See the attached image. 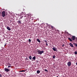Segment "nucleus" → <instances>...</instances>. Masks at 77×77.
Returning a JSON list of instances; mask_svg holds the SVG:
<instances>
[{"label":"nucleus","mask_w":77,"mask_h":77,"mask_svg":"<svg viewBox=\"0 0 77 77\" xmlns=\"http://www.w3.org/2000/svg\"><path fill=\"white\" fill-rule=\"evenodd\" d=\"M40 72H41V71L37 70V74H39V73H40Z\"/></svg>","instance_id":"13"},{"label":"nucleus","mask_w":77,"mask_h":77,"mask_svg":"<svg viewBox=\"0 0 77 77\" xmlns=\"http://www.w3.org/2000/svg\"><path fill=\"white\" fill-rule=\"evenodd\" d=\"M68 40H69L70 42H72V39L71 38H68Z\"/></svg>","instance_id":"11"},{"label":"nucleus","mask_w":77,"mask_h":77,"mask_svg":"<svg viewBox=\"0 0 77 77\" xmlns=\"http://www.w3.org/2000/svg\"><path fill=\"white\" fill-rule=\"evenodd\" d=\"M67 64L68 66H70L71 65V62L70 61H69L67 63Z\"/></svg>","instance_id":"5"},{"label":"nucleus","mask_w":77,"mask_h":77,"mask_svg":"<svg viewBox=\"0 0 77 77\" xmlns=\"http://www.w3.org/2000/svg\"><path fill=\"white\" fill-rule=\"evenodd\" d=\"M62 46L63 47V46H64V44H63V45H62Z\"/></svg>","instance_id":"30"},{"label":"nucleus","mask_w":77,"mask_h":77,"mask_svg":"<svg viewBox=\"0 0 77 77\" xmlns=\"http://www.w3.org/2000/svg\"><path fill=\"white\" fill-rule=\"evenodd\" d=\"M53 59H55L56 58V56L55 55H54L53 57Z\"/></svg>","instance_id":"17"},{"label":"nucleus","mask_w":77,"mask_h":77,"mask_svg":"<svg viewBox=\"0 0 77 77\" xmlns=\"http://www.w3.org/2000/svg\"><path fill=\"white\" fill-rule=\"evenodd\" d=\"M25 71H26L25 70H22L20 71L19 72H25Z\"/></svg>","instance_id":"18"},{"label":"nucleus","mask_w":77,"mask_h":77,"mask_svg":"<svg viewBox=\"0 0 77 77\" xmlns=\"http://www.w3.org/2000/svg\"><path fill=\"white\" fill-rule=\"evenodd\" d=\"M37 52L38 53V54H40V55H41V54H42V53H44V51H40V50H38L37 51Z\"/></svg>","instance_id":"1"},{"label":"nucleus","mask_w":77,"mask_h":77,"mask_svg":"<svg viewBox=\"0 0 77 77\" xmlns=\"http://www.w3.org/2000/svg\"><path fill=\"white\" fill-rule=\"evenodd\" d=\"M57 77H58V76H57Z\"/></svg>","instance_id":"34"},{"label":"nucleus","mask_w":77,"mask_h":77,"mask_svg":"<svg viewBox=\"0 0 77 77\" xmlns=\"http://www.w3.org/2000/svg\"><path fill=\"white\" fill-rule=\"evenodd\" d=\"M69 45L70 46V47H74V46L73 45H72L71 43H70L69 44Z\"/></svg>","instance_id":"8"},{"label":"nucleus","mask_w":77,"mask_h":77,"mask_svg":"<svg viewBox=\"0 0 77 77\" xmlns=\"http://www.w3.org/2000/svg\"><path fill=\"white\" fill-rule=\"evenodd\" d=\"M6 13L5 11H3L2 13V16L3 17H5V14Z\"/></svg>","instance_id":"2"},{"label":"nucleus","mask_w":77,"mask_h":77,"mask_svg":"<svg viewBox=\"0 0 77 77\" xmlns=\"http://www.w3.org/2000/svg\"><path fill=\"white\" fill-rule=\"evenodd\" d=\"M45 71L46 72H48V70H47V69H45Z\"/></svg>","instance_id":"22"},{"label":"nucleus","mask_w":77,"mask_h":77,"mask_svg":"<svg viewBox=\"0 0 77 77\" xmlns=\"http://www.w3.org/2000/svg\"><path fill=\"white\" fill-rule=\"evenodd\" d=\"M72 41H75V36H72Z\"/></svg>","instance_id":"6"},{"label":"nucleus","mask_w":77,"mask_h":77,"mask_svg":"<svg viewBox=\"0 0 77 77\" xmlns=\"http://www.w3.org/2000/svg\"><path fill=\"white\" fill-rule=\"evenodd\" d=\"M29 42H31V40L30 39H29Z\"/></svg>","instance_id":"23"},{"label":"nucleus","mask_w":77,"mask_h":77,"mask_svg":"<svg viewBox=\"0 0 77 77\" xmlns=\"http://www.w3.org/2000/svg\"><path fill=\"white\" fill-rule=\"evenodd\" d=\"M29 58L30 60H32V56H29Z\"/></svg>","instance_id":"14"},{"label":"nucleus","mask_w":77,"mask_h":77,"mask_svg":"<svg viewBox=\"0 0 77 77\" xmlns=\"http://www.w3.org/2000/svg\"><path fill=\"white\" fill-rule=\"evenodd\" d=\"M26 60H27V58H26Z\"/></svg>","instance_id":"33"},{"label":"nucleus","mask_w":77,"mask_h":77,"mask_svg":"<svg viewBox=\"0 0 77 77\" xmlns=\"http://www.w3.org/2000/svg\"><path fill=\"white\" fill-rule=\"evenodd\" d=\"M23 16H21L20 17V18H19V20H20V19H22L23 18Z\"/></svg>","instance_id":"16"},{"label":"nucleus","mask_w":77,"mask_h":77,"mask_svg":"<svg viewBox=\"0 0 77 77\" xmlns=\"http://www.w3.org/2000/svg\"><path fill=\"white\" fill-rule=\"evenodd\" d=\"M45 44L46 45H47V46H48V43L47 42H46Z\"/></svg>","instance_id":"21"},{"label":"nucleus","mask_w":77,"mask_h":77,"mask_svg":"<svg viewBox=\"0 0 77 77\" xmlns=\"http://www.w3.org/2000/svg\"><path fill=\"white\" fill-rule=\"evenodd\" d=\"M51 28H53V26H51Z\"/></svg>","instance_id":"28"},{"label":"nucleus","mask_w":77,"mask_h":77,"mask_svg":"<svg viewBox=\"0 0 77 77\" xmlns=\"http://www.w3.org/2000/svg\"><path fill=\"white\" fill-rule=\"evenodd\" d=\"M8 65H11V64L9 63H8Z\"/></svg>","instance_id":"25"},{"label":"nucleus","mask_w":77,"mask_h":77,"mask_svg":"<svg viewBox=\"0 0 77 77\" xmlns=\"http://www.w3.org/2000/svg\"><path fill=\"white\" fill-rule=\"evenodd\" d=\"M37 41H38V42H41V41H40V40H39V39H37Z\"/></svg>","instance_id":"15"},{"label":"nucleus","mask_w":77,"mask_h":77,"mask_svg":"<svg viewBox=\"0 0 77 77\" xmlns=\"http://www.w3.org/2000/svg\"><path fill=\"white\" fill-rule=\"evenodd\" d=\"M7 29H8V30H11V28H10L9 26H7Z\"/></svg>","instance_id":"9"},{"label":"nucleus","mask_w":77,"mask_h":77,"mask_svg":"<svg viewBox=\"0 0 77 77\" xmlns=\"http://www.w3.org/2000/svg\"><path fill=\"white\" fill-rule=\"evenodd\" d=\"M32 59L33 60H36V57L34 56L32 57Z\"/></svg>","instance_id":"12"},{"label":"nucleus","mask_w":77,"mask_h":77,"mask_svg":"<svg viewBox=\"0 0 77 77\" xmlns=\"http://www.w3.org/2000/svg\"><path fill=\"white\" fill-rule=\"evenodd\" d=\"M73 44L74 45V46H75L76 47H77V44L73 43Z\"/></svg>","instance_id":"10"},{"label":"nucleus","mask_w":77,"mask_h":77,"mask_svg":"<svg viewBox=\"0 0 77 77\" xmlns=\"http://www.w3.org/2000/svg\"><path fill=\"white\" fill-rule=\"evenodd\" d=\"M44 42H46H46H47V41L46 40H44Z\"/></svg>","instance_id":"19"},{"label":"nucleus","mask_w":77,"mask_h":77,"mask_svg":"<svg viewBox=\"0 0 77 77\" xmlns=\"http://www.w3.org/2000/svg\"><path fill=\"white\" fill-rule=\"evenodd\" d=\"M11 21V22H12V20H10Z\"/></svg>","instance_id":"32"},{"label":"nucleus","mask_w":77,"mask_h":77,"mask_svg":"<svg viewBox=\"0 0 77 77\" xmlns=\"http://www.w3.org/2000/svg\"><path fill=\"white\" fill-rule=\"evenodd\" d=\"M21 22H22V20L19 19V20L17 22V23L19 25H21L22 24Z\"/></svg>","instance_id":"3"},{"label":"nucleus","mask_w":77,"mask_h":77,"mask_svg":"<svg viewBox=\"0 0 77 77\" xmlns=\"http://www.w3.org/2000/svg\"><path fill=\"white\" fill-rule=\"evenodd\" d=\"M11 66H8V68H11Z\"/></svg>","instance_id":"24"},{"label":"nucleus","mask_w":77,"mask_h":77,"mask_svg":"<svg viewBox=\"0 0 77 77\" xmlns=\"http://www.w3.org/2000/svg\"><path fill=\"white\" fill-rule=\"evenodd\" d=\"M0 77H2V76L1 74H0Z\"/></svg>","instance_id":"26"},{"label":"nucleus","mask_w":77,"mask_h":77,"mask_svg":"<svg viewBox=\"0 0 77 77\" xmlns=\"http://www.w3.org/2000/svg\"><path fill=\"white\" fill-rule=\"evenodd\" d=\"M75 54H77V51H75L74 53Z\"/></svg>","instance_id":"20"},{"label":"nucleus","mask_w":77,"mask_h":77,"mask_svg":"<svg viewBox=\"0 0 77 77\" xmlns=\"http://www.w3.org/2000/svg\"><path fill=\"white\" fill-rule=\"evenodd\" d=\"M69 35H70V36H72V35H71V34H69Z\"/></svg>","instance_id":"29"},{"label":"nucleus","mask_w":77,"mask_h":77,"mask_svg":"<svg viewBox=\"0 0 77 77\" xmlns=\"http://www.w3.org/2000/svg\"><path fill=\"white\" fill-rule=\"evenodd\" d=\"M53 50L54 51H57V48L56 47H53L52 48Z\"/></svg>","instance_id":"7"},{"label":"nucleus","mask_w":77,"mask_h":77,"mask_svg":"<svg viewBox=\"0 0 77 77\" xmlns=\"http://www.w3.org/2000/svg\"><path fill=\"white\" fill-rule=\"evenodd\" d=\"M75 64H76V65H77V62Z\"/></svg>","instance_id":"31"},{"label":"nucleus","mask_w":77,"mask_h":77,"mask_svg":"<svg viewBox=\"0 0 77 77\" xmlns=\"http://www.w3.org/2000/svg\"><path fill=\"white\" fill-rule=\"evenodd\" d=\"M6 46V44H5V45H4L5 47Z\"/></svg>","instance_id":"27"},{"label":"nucleus","mask_w":77,"mask_h":77,"mask_svg":"<svg viewBox=\"0 0 77 77\" xmlns=\"http://www.w3.org/2000/svg\"><path fill=\"white\" fill-rule=\"evenodd\" d=\"M4 71L5 72H9V71H10V70L9 69H8V68H5L4 69Z\"/></svg>","instance_id":"4"}]
</instances>
